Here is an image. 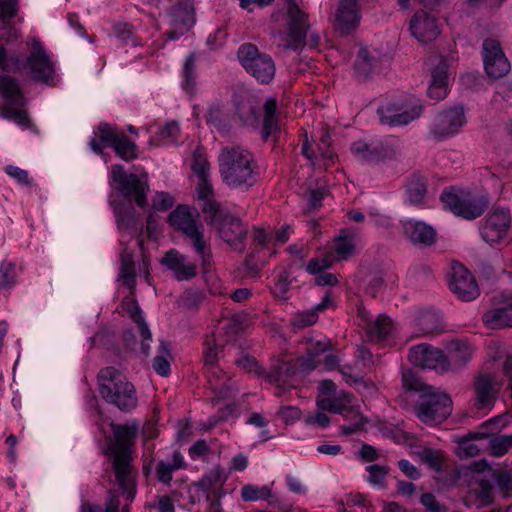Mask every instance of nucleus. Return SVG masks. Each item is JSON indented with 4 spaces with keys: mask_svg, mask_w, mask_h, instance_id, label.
<instances>
[{
    "mask_svg": "<svg viewBox=\"0 0 512 512\" xmlns=\"http://www.w3.org/2000/svg\"><path fill=\"white\" fill-rule=\"evenodd\" d=\"M369 473L368 482L375 486H384L390 468L384 465L373 464L366 467Z\"/></svg>",
    "mask_w": 512,
    "mask_h": 512,
    "instance_id": "54",
    "label": "nucleus"
},
{
    "mask_svg": "<svg viewBox=\"0 0 512 512\" xmlns=\"http://www.w3.org/2000/svg\"><path fill=\"white\" fill-rule=\"evenodd\" d=\"M16 263L4 259L0 262V291L10 290L16 284Z\"/></svg>",
    "mask_w": 512,
    "mask_h": 512,
    "instance_id": "47",
    "label": "nucleus"
},
{
    "mask_svg": "<svg viewBox=\"0 0 512 512\" xmlns=\"http://www.w3.org/2000/svg\"><path fill=\"white\" fill-rule=\"evenodd\" d=\"M196 191L198 200L202 201L201 210L206 223L217 227L227 214L222 212L219 203L215 200L213 186L211 187V192L207 194H202L201 189Z\"/></svg>",
    "mask_w": 512,
    "mask_h": 512,
    "instance_id": "32",
    "label": "nucleus"
},
{
    "mask_svg": "<svg viewBox=\"0 0 512 512\" xmlns=\"http://www.w3.org/2000/svg\"><path fill=\"white\" fill-rule=\"evenodd\" d=\"M379 63V53L376 49L369 50L366 47H360L354 64L357 77L361 79L368 78L379 67Z\"/></svg>",
    "mask_w": 512,
    "mask_h": 512,
    "instance_id": "31",
    "label": "nucleus"
},
{
    "mask_svg": "<svg viewBox=\"0 0 512 512\" xmlns=\"http://www.w3.org/2000/svg\"><path fill=\"white\" fill-rule=\"evenodd\" d=\"M417 326L423 335L437 334L442 331L439 315L431 311L420 313Z\"/></svg>",
    "mask_w": 512,
    "mask_h": 512,
    "instance_id": "43",
    "label": "nucleus"
},
{
    "mask_svg": "<svg viewBox=\"0 0 512 512\" xmlns=\"http://www.w3.org/2000/svg\"><path fill=\"white\" fill-rule=\"evenodd\" d=\"M119 505L120 503L118 496L110 492V497L105 504V508L91 505L89 503H84L81 506V512H118Z\"/></svg>",
    "mask_w": 512,
    "mask_h": 512,
    "instance_id": "55",
    "label": "nucleus"
},
{
    "mask_svg": "<svg viewBox=\"0 0 512 512\" xmlns=\"http://www.w3.org/2000/svg\"><path fill=\"white\" fill-rule=\"evenodd\" d=\"M219 236L231 247L237 250L243 249V241L247 236V227L234 216L226 215L216 227Z\"/></svg>",
    "mask_w": 512,
    "mask_h": 512,
    "instance_id": "25",
    "label": "nucleus"
},
{
    "mask_svg": "<svg viewBox=\"0 0 512 512\" xmlns=\"http://www.w3.org/2000/svg\"><path fill=\"white\" fill-rule=\"evenodd\" d=\"M351 151L357 159L369 164L379 162L392 155L390 147L382 142L355 141L351 145Z\"/></svg>",
    "mask_w": 512,
    "mask_h": 512,
    "instance_id": "26",
    "label": "nucleus"
},
{
    "mask_svg": "<svg viewBox=\"0 0 512 512\" xmlns=\"http://www.w3.org/2000/svg\"><path fill=\"white\" fill-rule=\"evenodd\" d=\"M21 68L18 55L9 54L3 44L0 43V70L3 72H16Z\"/></svg>",
    "mask_w": 512,
    "mask_h": 512,
    "instance_id": "51",
    "label": "nucleus"
},
{
    "mask_svg": "<svg viewBox=\"0 0 512 512\" xmlns=\"http://www.w3.org/2000/svg\"><path fill=\"white\" fill-rule=\"evenodd\" d=\"M174 198L166 192H158L152 199V207L158 211H164L172 207Z\"/></svg>",
    "mask_w": 512,
    "mask_h": 512,
    "instance_id": "61",
    "label": "nucleus"
},
{
    "mask_svg": "<svg viewBox=\"0 0 512 512\" xmlns=\"http://www.w3.org/2000/svg\"><path fill=\"white\" fill-rule=\"evenodd\" d=\"M124 309L131 317V319L136 323L139 334L141 337L140 350L145 355L148 356L150 354V342L152 341V334L145 322V319L142 315V311L138 306L137 302L134 300H127L124 302Z\"/></svg>",
    "mask_w": 512,
    "mask_h": 512,
    "instance_id": "29",
    "label": "nucleus"
},
{
    "mask_svg": "<svg viewBox=\"0 0 512 512\" xmlns=\"http://www.w3.org/2000/svg\"><path fill=\"white\" fill-rule=\"evenodd\" d=\"M169 224L189 239L195 253L199 256L203 269L211 263V249L205 240L204 228L198 213L189 206L179 205L168 216Z\"/></svg>",
    "mask_w": 512,
    "mask_h": 512,
    "instance_id": "3",
    "label": "nucleus"
},
{
    "mask_svg": "<svg viewBox=\"0 0 512 512\" xmlns=\"http://www.w3.org/2000/svg\"><path fill=\"white\" fill-rule=\"evenodd\" d=\"M403 227L405 235L414 244L429 246L436 240V232L433 227L422 221L407 220Z\"/></svg>",
    "mask_w": 512,
    "mask_h": 512,
    "instance_id": "30",
    "label": "nucleus"
},
{
    "mask_svg": "<svg viewBox=\"0 0 512 512\" xmlns=\"http://www.w3.org/2000/svg\"><path fill=\"white\" fill-rule=\"evenodd\" d=\"M239 115L246 125H249L252 127L259 126V116H258L256 109L253 105L249 104L247 106H243L242 108H240Z\"/></svg>",
    "mask_w": 512,
    "mask_h": 512,
    "instance_id": "62",
    "label": "nucleus"
},
{
    "mask_svg": "<svg viewBox=\"0 0 512 512\" xmlns=\"http://www.w3.org/2000/svg\"><path fill=\"white\" fill-rule=\"evenodd\" d=\"M409 361L421 368L447 372L452 369L451 363L444 353L430 344H419L413 346L408 355Z\"/></svg>",
    "mask_w": 512,
    "mask_h": 512,
    "instance_id": "15",
    "label": "nucleus"
},
{
    "mask_svg": "<svg viewBox=\"0 0 512 512\" xmlns=\"http://www.w3.org/2000/svg\"><path fill=\"white\" fill-rule=\"evenodd\" d=\"M448 66L444 59L440 58L438 64L431 70V80L427 92L431 99L443 100L448 94Z\"/></svg>",
    "mask_w": 512,
    "mask_h": 512,
    "instance_id": "27",
    "label": "nucleus"
},
{
    "mask_svg": "<svg viewBox=\"0 0 512 512\" xmlns=\"http://www.w3.org/2000/svg\"><path fill=\"white\" fill-rule=\"evenodd\" d=\"M166 21L169 26L167 36L176 40L187 33L194 25V6L191 0H168Z\"/></svg>",
    "mask_w": 512,
    "mask_h": 512,
    "instance_id": "11",
    "label": "nucleus"
},
{
    "mask_svg": "<svg viewBox=\"0 0 512 512\" xmlns=\"http://www.w3.org/2000/svg\"><path fill=\"white\" fill-rule=\"evenodd\" d=\"M279 128L277 101L275 98H268L263 105V138L267 139Z\"/></svg>",
    "mask_w": 512,
    "mask_h": 512,
    "instance_id": "39",
    "label": "nucleus"
},
{
    "mask_svg": "<svg viewBox=\"0 0 512 512\" xmlns=\"http://www.w3.org/2000/svg\"><path fill=\"white\" fill-rule=\"evenodd\" d=\"M466 122L462 106H455L439 113L431 126V133L435 138L451 137L459 132Z\"/></svg>",
    "mask_w": 512,
    "mask_h": 512,
    "instance_id": "18",
    "label": "nucleus"
},
{
    "mask_svg": "<svg viewBox=\"0 0 512 512\" xmlns=\"http://www.w3.org/2000/svg\"><path fill=\"white\" fill-rule=\"evenodd\" d=\"M450 359L455 367L469 362L473 355V348L467 341H453L449 346Z\"/></svg>",
    "mask_w": 512,
    "mask_h": 512,
    "instance_id": "41",
    "label": "nucleus"
},
{
    "mask_svg": "<svg viewBox=\"0 0 512 512\" xmlns=\"http://www.w3.org/2000/svg\"><path fill=\"white\" fill-rule=\"evenodd\" d=\"M120 277L128 288L132 289L135 286V265L130 254L121 256Z\"/></svg>",
    "mask_w": 512,
    "mask_h": 512,
    "instance_id": "49",
    "label": "nucleus"
},
{
    "mask_svg": "<svg viewBox=\"0 0 512 512\" xmlns=\"http://www.w3.org/2000/svg\"><path fill=\"white\" fill-rule=\"evenodd\" d=\"M422 112L421 102L412 96L385 103L377 109L381 124L390 127L408 125L418 119Z\"/></svg>",
    "mask_w": 512,
    "mask_h": 512,
    "instance_id": "8",
    "label": "nucleus"
},
{
    "mask_svg": "<svg viewBox=\"0 0 512 512\" xmlns=\"http://www.w3.org/2000/svg\"><path fill=\"white\" fill-rule=\"evenodd\" d=\"M512 447V434L492 437L489 441L491 455L495 457L503 456Z\"/></svg>",
    "mask_w": 512,
    "mask_h": 512,
    "instance_id": "52",
    "label": "nucleus"
},
{
    "mask_svg": "<svg viewBox=\"0 0 512 512\" xmlns=\"http://www.w3.org/2000/svg\"><path fill=\"white\" fill-rule=\"evenodd\" d=\"M333 250L337 260H345L352 256L355 252L354 234L342 232L335 238Z\"/></svg>",
    "mask_w": 512,
    "mask_h": 512,
    "instance_id": "44",
    "label": "nucleus"
},
{
    "mask_svg": "<svg viewBox=\"0 0 512 512\" xmlns=\"http://www.w3.org/2000/svg\"><path fill=\"white\" fill-rule=\"evenodd\" d=\"M492 485L489 480L479 481V489H472L462 499V503L467 508L482 509L493 503Z\"/></svg>",
    "mask_w": 512,
    "mask_h": 512,
    "instance_id": "34",
    "label": "nucleus"
},
{
    "mask_svg": "<svg viewBox=\"0 0 512 512\" xmlns=\"http://www.w3.org/2000/svg\"><path fill=\"white\" fill-rule=\"evenodd\" d=\"M110 426L114 442L109 446V454L113 460L115 479L127 502H132L136 495L137 471L133 466L131 446L138 435L139 427L136 423H111Z\"/></svg>",
    "mask_w": 512,
    "mask_h": 512,
    "instance_id": "1",
    "label": "nucleus"
},
{
    "mask_svg": "<svg viewBox=\"0 0 512 512\" xmlns=\"http://www.w3.org/2000/svg\"><path fill=\"white\" fill-rule=\"evenodd\" d=\"M332 303L329 294H326L322 301L315 305L312 309L298 311L291 319V324L299 329L306 328L315 324L318 320V313L327 309Z\"/></svg>",
    "mask_w": 512,
    "mask_h": 512,
    "instance_id": "37",
    "label": "nucleus"
},
{
    "mask_svg": "<svg viewBox=\"0 0 512 512\" xmlns=\"http://www.w3.org/2000/svg\"><path fill=\"white\" fill-rule=\"evenodd\" d=\"M358 0H340L335 13V29L342 35L349 34L360 23Z\"/></svg>",
    "mask_w": 512,
    "mask_h": 512,
    "instance_id": "23",
    "label": "nucleus"
},
{
    "mask_svg": "<svg viewBox=\"0 0 512 512\" xmlns=\"http://www.w3.org/2000/svg\"><path fill=\"white\" fill-rule=\"evenodd\" d=\"M160 263L177 281H189L198 273L197 265L176 249L168 250L160 259Z\"/></svg>",
    "mask_w": 512,
    "mask_h": 512,
    "instance_id": "21",
    "label": "nucleus"
},
{
    "mask_svg": "<svg viewBox=\"0 0 512 512\" xmlns=\"http://www.w3.org/2000/svg\"><path fill=\"white\" fill-rule=\"evenodd\" d=\"M222 181L232 189L248 190L257 182L259 167L253 154L241 146H225L218 156Z\"/></svg>",
    "mask_w": 512,
    "mask_h": 512,
    "instance_id": "2",
    "label": "nucleus"
},
{
    "mask_svg": "<svg viewBox=\"0 0 512 512\" xmlns=\"http://www.w3.org/2000/svg\"><path fill=\"white\" fill-rule=\"evenodd\" d=\"M333 259L330 256L323 258H312L307 266L306 270L312 275H317L332 266Z\"/></svg>",
    "mask_w": 512,
    "mask_h": 512,
    "instance_id": "58",
    "label": "nucleus"
},
{
    "mask_svg": "<svg viewBox=\"0 0 512 512\" xmlns=\"http://www.w3.org/2000/svg\"><path fill=\"white\" fill-rule=\"evenodd\" d=\"M289 374V366L287 364L277 365L271 369L267 375V379L271 383L284 384Z\"/></svg>",
    "mask_w": 512,
    "mask_h": 512,
    "instance_id": "59",
    "label": "nucleus"
},
{
    "mask_svg": "<svg viewBox=\"0 0 512 512\" xmlns=\"http://www.w3.org/2000/svg\"><path fill=\"white\" fill-rule=\"evenodd\" d=\"M352 394L341 392L334 398L317 400V406L322 411L342 414L351 407Z\"/></svg>",
    "mask_w": 512,
    "mask_h": 512,
    "instance_id": "40",
    "label": "nucleus"
},
{
    "mask_svg": "<svg viewBox=\"0 0 512 512\" xmlns=\"http://www.w3.org/2000/svg\"><path fill=\"white\" fill-rule=\"evenodd\" d=\"M511 224L512 215L509 208L493 207L486 215L485 222L480 229L481 236L487 243H499L507 236Z\"/></svg>",
    "mask_w": 512,
    "mask_h": 512,
    "instance_id": "12",
    "label": "nucleus"
},
{
    "mask_svg": "<svg viewBox=\"0 0 512 512\" xmlns=\"http://www.w3.org/2000/svg\"><path fill=\"white\" fill-rule=\"evenodd\" d=\"M192 170L198 177L196 190L201 189L202 194L211 192L212 183L210 181V165L200 151H195L193 154Z\"/></svg>",
    "mask_w": 512,
    "mask_h": 512,
    "instance_id": "36",
    "label": "nucleus"
},
{
    "mask_svg": "<svg viewBox=\"0 0 512 512\" xmlns=\"http://www.w3.org/2000/svg\"><path fill=\"white\" fill-rule=\"evenodd\" d=\"M170 344L167 341L161 340L158 348V353L153 360V369L161 376H167L170 373Z\"/></svg>",
    "mask_w": 512,
    "mask_h": 512,
    "instance_id": "46",
    "label": "nucleus"
},
{
    "mask_svg": "<svg viewBox=\"0 0 512 512\" xmlns=\"http://www.w3.org/2000/svg\"><path fill=\"white\" fill-rule=\"evenodd\" d=\"M420 502L429 512H446L445 506H443L432 493L422 494Z\"/></svg>",
    "mask_w": 512,
    "mask_h": 512,
    "instance_id": "63",
    "label": "nucleus"
},
{
    "mask_svg": "<svg viewBox=\"0 0 512 512\" xmlns=\"http://www.w3.org/2000/svg\"><path fill=\"white\" fill-rule=\"evenodd\" d=\"M501 383L492 373H481L474 380L475 406L477 409L491 407L500 390Z\"/></svg>",
    "mask_w": 512,
    "mask_h": 512,
    "instance_id": "22",
    "label": "nucleus"
},
{
    "mask_svg": "<svg viewBox=\"0 0 512 512\" xmlns=\"http://www.w3.org/2000/svg\"><path fill=\"white\" fill-rule=\"evenodd\" d=\"M441 201L455 215L467 220L480 217L490 202L486 194L465 191H444Z\"/></svg>",
    "mask_w": 512,
    "mask_h": 512,
    "instance_id": "7",
    "label": "nucleus"
},
{
    "mask_svg": "<svg viewBox=\"0 0 512 512\" xmlns=\"http://www.w3.org/2000/svg\"><path fill=\"white\" fill-rule=\"evenodd\" d=\"M417 418L424 424L434 426L445 421L452 412V399L446 393L426 389L414 407Z\"/></svg>",
    "mask_w": 512,
    "mask_h": 512,
    "instance_id": "5",
    "label": "nucleus"
},
{
    "mask_svg": "<svg viewBox=\"0 0 512 512\" xmlns=\"http://www.w3.org/2000/svg\"><path fill=\"white\" fill-rule=\"evenodd\" d=\"M179 124L175 121L167 123L158 133L159 140L165 144L174 143L179 137Z\"/></svg>",
    "mask_w": 512,
    "mask_h": 512,
    "instance_id": "57",
    "label": "nucleus"
},
{
    "mask_svg": "<svg viewBox=\"0 0 512 512\" xmlns=\"http://www.w3.org/2000/svg\"><path fill=\"white\" fill-rule=\"evenodd\" d=\"M449 287L451 292L462 301H472L480 294L475 277L460 263L452 265Z\"/></svg>",
    "mask_w": 512,
    "mask_h": 512,
    "instance_id": "17",
    "label": "nucleus"
},
{
    "mask_svg": "<svg viewBox=\"0 0 512 512\" xmlns=\"http://www.w3.org/2000/svg\"><path fill=\"white\" fill-rule=\"evenodd\" d=\"M394 329L393 321L386 315H380L370 325L368 332L372 339L384 340L386 339Z\"/></svg>",
    "mask_w": 512,
    "mask_h": 512,
    "instance_id": "45",
    "label": "nucleus"
},
{
    "mask_svg": "<svg viewBox=\"0 0 512 512\" xmlns=\"http://www.w3.org/2000/svg\"><path fill=\"white\" fill-rule=\"evenodd\" d=\"M421 460L434 470H440L441 461L439 451L424 448L419 454Z\"/></svg>",
    "mask_w": 512,
    "mask_h": 512,
    "instance_id": "60",
    "label": "nucleus"
},
{
    "mask_svg": "<svg viewBox=\"0 0 512 512\" xmlns=\"http://www.w3.org/2000/svg\"><path fill=\"white\" fill-rule=\"evenodd\" d=\"M482 320L491 329L512 327V297L504 293L494 296L492 307L483 314Z\"/></svg>",
    "mask_w": 512,
    "mask_h": 512,
    "instance_id": "20",
    "label": "nucleus"
},
{
    "mask_svg": "<svg viewBox=\"0 0 512 512\" xmlns=\"http://www.w3.org/2000/svg\"><path fill=\"white\" fill-rule=\"evenodd\" d=\"M98 390L101 397L121 411L136 408L138 398L134 385L114 367H106L98 374Z\"/></svg>",
    "mask_w": 512,
    "mask_h": 512,
    "instance_id": "4",
    "label": "nucleus"
},
{
    "mask_svg": "<svg viewBox=\"0 0 512 512\" xmlns=\"http://www.w3.org/2000/svg\"><path fill=\"white\" fill-rule=\"evenodd\" d=\"M26 44L31 46V52L26 58V66L32 78L36 81L48 83L54 76V64L36 37L28 38Z\"/></svg>",
    "mask_w": 512,
    "mask_h": 512,
    "instance_id": "13",
    "label": "nucleus"
},
{
    "mask_svg": "<svg viewBox=\"0 0 512 512\" xmlns=\"http://www.w3.org/2000/svg\"><path fill=\"white\" fill-rule=\"evenodd\" d=\"M412 35L421 43L434 41L440 35L437 19L425 11H418L410 22Z\"/></svg>",
    "mask_w": 512,
    "mask_h": 512,
    "instance_id": "24",
    "label": "nucleus"
},
{
    "mask_svg": "<svg viewBox=\"0 0 512 512\" xmlns=\"http://www.w3.org/2000/svg\"><path fill=\"white\" fill-rule=\"evenodd\" d=\"M331 349V341L324 337L321 340H315L312 337L307 338L306 356L298 360L299 366L304 371H310L320 366V356Z\"/></svg>",
    "mask_w": 512,
    "mask_h": 512,
    "instance_id": "28",
    "label": "nucleus"
},
{
    "mask_svg": "<svg viewBox=\"0 0 512 512\" xmlns=\"http://www.w3.org/2000/svg\"><path fill=\"white\" fill-rule=\"evenodd\" d=\"M238 59L246 72L262 84L270 83L276 73L272 57L261 52L252 43L242 44L237 52Z\"/></svg>",
    "mask_w": 512,
    "mask_h": 512,
    "instance_id": "6",
    "label": "nucleus"
},
{
    "mask_svg": "<svg viewBox=\"0 0 512 512\" xmlns=\"http://www.w3.org/2000/svg\"><path fill=\"white\" fill-rule=\"evenodd\" d=\"M111 170L112 180L117 184L119 193L130 203L134 202L138 207L144 208L147 205L149 191L146 175L139 177L136 174H128L120 164L113 165Z\"/></svg>",
    "mask_w": 512,
    "mask_h": 512,
    "instance_id": "10",
    "label": "nucleus"
},
{
    "mask_svg": "<svg viewBox=\"0 0 512 512\" xmlns=\"http://www.w3.org/2000/svg\"><path fill=\"white\" fill-rule=\"evenodd\" d=\"M224 480L222 470L216 467L201 478L198 486L206 492V495L214 494V492H223Z\"/></svg>",
    "mask_w": 512,
    "mask_h": 512,
    "instance_id": "42",
    "label": "nucleus"
},
{
    "mask_svg": "<svg viewBox=\"0 0 512 512\" xmlns=\"http://www.w3.org/2000/svg\"><path fill=\"white\" fill-rule=\"evenodd\" d=\"M184 82L183 87L186 91H192L195 86V55L191 53L185 60L183 66Z\"/></svg>",
    "mask_w": 512,
    "mask_h": 512,
    "instance_id": "53",
    "label": "nucleus"
},
{
    "mask_svg": "<svg viewBox=\"0 0 512 512\" xmlns=\"http://www.w3.org/2000/svg\"><path fill=\"white\" fill-rule=\"evenodd\" d=\"M287 13L289 16L287 34L281 32L274 34V44L282 51L298 50L302 47L309 28L308 15L293 1L289 2Z\"/></svg>",
    "mask_w": 512,
    "mask_h": 512,
    "instance_id": "9",
    "label": "nucleus"
},
{
    "mask_svg": "<svg viewBox=\"0 0 512 512\" xmlns=\"http://www.w3.org/2000/svg\"><path fill=\"white\" fill-rule=\"evenodd\" d=\"M204 345L203 358L205 365L210 366L208 377L211 388L221 397L231 396L232 388L227 384L230 380L229 377L215 366L220 352L219 346L222 344L216 338L211 337L206 339Z\"/></svg>",
    "mask_w": 512,
    "mask_h": 512,
    "instance_id": "14",
    "label": "nucleus"
},
{
    "mask_svg": "<svg viewBox=\"0 0 512 512\" xmlns=\"http://www.w3.org/2000/svg\"><path fill=\"white\" fill-rule=\"evenodd\" d=\"M17 106H4L0 109V115L8 120L14 121L19 126L27 128L30 125V119L25 110Z\"/></svg>",
    "mask_w": 512,
    "mask_h": 512,
    "instance_id": "50",
    "label": "nucleus"
},
{
    "mask_svg": "<svg viewBox=\"0 0 512 512\" xmlns=\"http://www.w3.org/2000/svg\"><path fill=\"white\" fill-rule=\"evenodd\" d=\"M408 202L414 206H424L427 196V180L418 174H412L405 183Z\"/></svg>",
    "mask_w": 512,
    "mask_h": 512,
    "instance_id": "35",
    "label": "nucleus"
},
{
    "mask_svg": "<svg viewBox=\"0 0 512 512\" xmlns=\"http://www.w3.org/2000/svg\"><path fill=\"white\" fill-rule=\"evenodd\" d=\"M176 471L168 462L161 461L156 466L157 479L164 484H170L173 472Z\"/></svg>",
    "mask_w": 512,
    "mask_h": 512,
    "instance_id": "64",
    "label": "nucleus"
},
{
    "mask_svg": "<svg viewBox=\"0 0 512 512\" xmlns=\"http://www.w3.org/2000/svg\"><path fill=\"white\" fill-rule=\"evenodd\" d=\"M484 433L470 434L458 442V455L461 458L474 457L479 452V447L473 442L474 439H483Z\"/></svg>",
    "mask_w": 512,
    "mask_h": 512,
    "instance_id": "48",
    "label": "nucleus"
},
{
    "mask_svg": "<svg viewBox=\"0 0 512 512\" xmlns=\"http://www.w3.org/2000/svg\"><path fill=\"white\" fill-rule=\"evenodd\" d=\"M484 68L486 73L495 79L505 76L510 71V63L506 58L499 41L485 39L482 45Z\"/></svg>",
    "mask_w": 512,
    "mask_h": 512,
    "instance_id": "19",
    "label": "nucleus"
},
{
    "mask_svg": "<svg viewBox=\"0 0 512 512\" xmlns=\"http://www.w3.org/2000/svg\"><path fill=\"white\" fill-rule=\"evenodd\" d=\"M99 140L106 146L112 147L116 154L125 161H130L137 157V146L134 142L117 128L102 123L98 127Z\"/></svg>",
    "mask_w": 512,
    "mask_h": 512,
    "instance_id": "16",
    "label": "nucleus"
},
{
    "mask_svg": "<svg viewBox=\"0 0 512 512\" xmlns=\"http://www.w3.org/2000/svg\"><path fill=\"white\" fill-rule=\"evenodd\" d=\"M402 384L405 389L419 392L420 394L426 389H432L431 386H425L410 370L402 373Z\"/></svg>",
    "mask_w": 512,
    "mask_h": 512,
    "instance_id": "56",
    "label": "nucleus"
},
{
    "mask_svg": "<svg viewBox=\"0 0 512 512\" xmlns=\"http://www.w3.org/2000/svg\"><path fill=\"white\" fill-rule=\"evenodd\" d=\"M0 96L4 106L23 107L25 98L18 81L9 75H0Z\"/></svg>",
    "mask_w": 512,
    "mask_h": 512,
    "instance_id": "33",
    "label": "nucleus"
},
{
    "mask_svg": "<svg viewBox=\"0 0 512 512\" xmlns=\"http://www.w3.org/2000/svg\"><path fill=\"white\" fill-rule=\"evenodd\" d=\"M114 214L118 229L121 232H132L138 229L139 217L131 205L114 206Z\"/></svg>",
    "mask_w": 512,
    "mask_h": 512,
    "instance_id": "38",
    "label": "nucleus"
}]
</instances>
